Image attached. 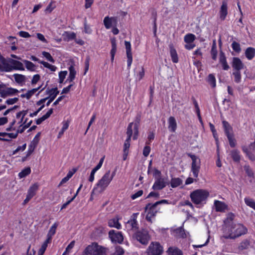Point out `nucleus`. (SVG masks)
I'll use <instances>...</instances> for the list:
<instances>
[{"instance_id":"obj_30","label":"nucleus","mask_w":255,"mask_h":255,"mask_svg":"<svg viewBox=\"0 0 255 255\" xmlns=\"http://www.w3.org/2000/svg\"><path fill=\"white\" fill-rule=\"evenodd\" d=\"M119 219L117 218H113L109 220L108 226L111 228H115L117 229H122V225L119 222Z\"/></svg>"},{"instance_id":"obj_3","label":"nucleus","mask_w":255,"mask_h":255,"mask_svg":"<svg viewBox=\"0 0 255 255\" xmlns=\"http://www.w3.org/2000/svg\"><path fill=\"white\" fill-rule=\"evenodd\" d=\"M106 252V249L96 242L89 245L84 250L83 255H103Z\"/></svg>"},{"instance_id":"obj_43","label":"nucleus","mask_w":255,"mask_h":255,"mask_svg":"<svg viewBox=\"0 0 255 255\" xmlns=\"http://www.w3.org/2000/svg\"><path fill=\"white\" fill-rule=\"evenodd\" d=\"M50 242V240L46 239V240L42 244L41 248L39 249L38 252V255H43L48 246V244Z\"/></svg>"},{"instance_id":"obj_13","label":"nucleus","mask_w":255,"mask_h":255,"mask_svg":"<svg viewBox=\"0 0 255 255\" xmlns=\"http://www.w3.org/2000/svg\"><path fill=\"white\" fill-rule=\"evenodd\" d=\"M103 23L105 28L109 29L114 26H117L118 19L115 16L109 17L107 16L104 18Z\"/></svg>"},{"instance_id":"obj_9","label":"nucleus","mask_w":255,"mask_h":255,"mask_svg":"<svg viewBox=\"0 0 255 255\" xmlns=\"http://www.w3.org/2000/svg\"><path fill=\"white\" fill-rule=\"evenodd\" d=\"M109 238L113 243L121 244L124 241V236L122 232L114 230L109 232Z\"/></svg>"},{"instance_id":"obj_55","label":"nucleus","mask_w":255,"mask_h":255,"mask_svg":"<svg viewBox=\"0 0 255 255\" xmlns=\"http://www.w3.org/2000/svg\"><path fill=\"white\" fill-rule=\"evenodd\" d=\"M104 160V157L101 158L98 164L92 169V172L95 173L102 167Z\"/></svg>"},{"instance_id":"obj_64","label":"nucleus","mask_w":255,"mask_h":255,"mask_svg":"<svg viewBox=\"0 0 255 255\" xmlns=\"http://www.w3.org/2000/svg\"><path fill=\"white\" fill-rule=\"evenodd\" d=\"M151 150L150 147L148 145H146L144 147L143 149V155L145 157H147L150 153Z\"/></svg>"},{"instance_id":"obj_49","label":"nucleus","mask_w":255,"mask_h":255,"mask_svg":"<svg viewBox=\"0 0 255 255\" xmlns=\"http://www.w3.org/2000/svg\"><path fill=\"white\" fill-rule=\"evenodd\" d=\"M39 63L43 65L44 67L49 69L52 72H55L57 69L55 66L51 65L47 62L39 61Z\"/></svg>"},{"instance_id":"obj_62","label":"nucleus","mask_w":255,"mask_h":255,"mask_svg":"<svg viewBox=\"0 0 255 255\" xmlns=\"http://www.w3.org/2000/svg\"><path fill=\"white\" fill-rule=\"evenodd\" d=\"M18 100H19L18 98L17 97L8 99L6 100L5 104H6L8 105H13V104L17 103L18 102Z\"/></svg>"},{"instance_id":"obj_63","label":"nucleus","mask_w":255,"mask_h":255,"mask_svg":"<svg viewBox=\"0 0 255 255\" xmlns=\"http://www.w3.org/2000/svg\"><path fill=\"white\" fill-rule=\"evenodd\" d=\"M124 253V250L122 247L120 246H117L116 247V251L115 253V255H123Z\"/></svg>"},{"instance_id":"obj_25","label":"nucleus","mask_w":255,"mask_h":255,"mask_svg":"<svg viewBox=\"0 0 255 255\" xmlns=\"http://www.w3.org/2000/svg\"><path fill=\"white\" fill-rule=\"evenodd\" d=\"M169 130L171 132H175L177 129V123L174 117H170L168 119Z\"/></svg>"},{"instance_id":"obj_1","label":"nucleus","mask_w":255,"mask_h":255,"mask_svg":"<svg viewBox=\"0 0 255 255\" xmlns=\"http://www.w3.org/2000/svg\"><path fill=\"white\" fill-rule=\"evenodd\" d=\"M248 232V229L242 224H233L226 226L224 231L223 238L226 239H235Z\"/></svg>"},{"instance_id":"obj_19","label":"nucleus","mask_w":255,"mask_h":255,"mask_svg":"<svg viewBox=\"0 0 255 255\" xmlns=\"http://www.w3.org/2000/svg\"><path fill=\"white\" fill-rule=\"evenodd\" d=\"M166 186V183L164 178L160 177L155 179V181L152 185V188L154 190H160L165 187Z\"/></svg>"},{"instance_id":"obj_10","label":"nucleus","mask_w":255,"mask_h":255,"mask_svg":"<svg viewBox=\"0 0 255 255\" xmlns=\"http://www.w3.org/2000/svg\"><path fill=\"white\" fill-rule=\"evenodd\" d=\"M39 188V185L35 183L30 186L28 189L26 198L23 202V204H27L36 194Z\"/></svg>"},{"instance_id":"obj_53","label":"nucleus","mask_w":255,"mask_h":255,"mask_svg":"<svg viewBox=\"0 0 255 255\" xmlns=\"http://www.w3.org/2000/svg\"><path fill=\"white\" fill-rule=\"evenodd\" d=\"M227 137L229 140L230 146L232 148L235 147L236 145V140L234 138V135L232 134Z\"/></svg>"},{"instance_id":"obj_6","label":"nucleus","mask_w":255,"mask_h":255,"mask_svg":"<svg viewBox=\"0 0 255 255\" xmlns=\"http://www.w3.org/2000/svg\"><path fill=\"white\" fill-rule=\"evenodd\" d=\"M163 247L158 242H152L146 250L147 255H162Z\"/></svg>"},{"instance_id":"obj_45","label":"nucleus","mask_w":255,"mask_h":255,"mask_svg":"<svg viewBox=\"0 0 255 255\" xmlns=\"http://www.w3.org/2000/svg\"><path fill=\"white\" fill-rule=\"evenodd\" d=\"M31 173V168L29 167H27L23 169L21 172L18 173V176L20 178L25 177L26 176L30 174Z\"/></svg>"},{"instance_id":"obj_26","label":"nucleus","mask_w":255,"mask_h":255,"mask_svg":"<svg viewBox=\"0 0 255 255\" xmlns=\"http://www.w3.org/2000/svg\"><path fill=\"white\" fill-rule=\"evenodd\" d=\"M167 255H183L181 250L177 247H170L166 251Z\"/></svg>"},{"instance_id":"obj_23","label":"nucleus","mask_w":255,"mask_h":255,"mask_svg":"<svg viewBox=\"0 0 255 255\" xmlns=\"http://www.w3.org/2000/svg\"><path fill=\"white\" fill-rule=\"evenodd\" d=\"M10 66L11 68V71L13 70H24V67L22 63L17 60L10 59L9 61Z\"/></svg>"},{"instance_id":"obj_38","label":"nucleus","mask_w":255,"mask_h":255,"mask_svg":"<svg viewBox=\"0 0 255 255\" xmlns=\"http://www.w3.org/2000/svg\"><path fill=\"white\" fill-rule=\"evenodd\" d=\"M58 226V224L55 223L50 228L48 233L47 235V239L51 241L52 237L55 235L56 233V230Z\"/></svg>"},{"instance_id":"obj_59","label":"nucleus","mask_w":255,"mask_h":255,"mask_svg":"<svg viewBox=\"0 0 255 255\" xmlns=\"http://www.w3.org/2000/svg\"><path fill=\"white\" fill-rule=\"evenodd\" d=\"M130 142H127L125 141L124 145V159L125 160L126 159V156L128 153V149L130 147Z\"/></svg>"},{"instance_id":"obj_14","label":"nucleus","mask_w":255,"mask_h":255,"mask_svg":"<svg viewBox=\"0 0 255 255\" xmlns=\"http://www.w3.org/2000/svg\"><path fill=\"white\" fill-rule=\"evenodd\" d=\"M215 210L217 212L224 213L229 210L228 206L224 202L215 200L214 202Z\"/></svg>"},{"instance_id":"obj_22","label":"nucleus","mask_w":255,"mask_h":255,"mask_svg":"<svg viewBox=\"0 0 255 255\" xmlns=\"http://www.w3.org/2000/svg\"><path fill=\"white\" fill-rule=\"evenodd\" d=\"M59 91L58 90L57 87H55L53 88H47L45 91V94L48 95L49 96L45 98L51 99L54 100L57 96L59 94Z\"/></svg>"},{"instance_id":"obj_8","label":"nucleus","mask_w":255,"mask_h":255,"mask_svg":"<svg viewBox=\"0 0 255 255\" xmlns=\"http://www.w3.org/2000/svg\"><path fill=\"white\" fill-rule=\"evenodd\" d=\"M189 156L192 159L191 171L194 177L197 178L200 169V160L196 155L189 154Z\"/></svg>"},{"instance_id":"obj_56","label":"nucleus","mask_w":255,"mask_h":255,"mask_svg":"<svg viewBox=\"0 0 255 255\" xmlns=\"http://www.w3.org/2000/svg\"><path fill=\"white\" fill-rule=\"evenodd\" d=\"M67 74V71H62L59 73V83H62Z\"/></svg>"},{"instance_id":"obj_36","label":"nucleus","mask_w":255,"mask_h":255,"mask_svg":"<svg viewBox=\"0 0 255 255\" xmlns=\"http://www.w3.org/2000/svg\"><path fill=\"white\" fill-rule=\"evenodd\" d=\"M69 71V75L66 82L69 81L72 82L75 78L76 72L75 70L74 65H71L68 68Z\"/></svg>"},{"instance_id":"obj_41","label":"nucleus","mask_w":255,"mask_h":255,"mask_svg":"<svg viewBox=\"0 0 255 255\" xmlns=\"http://www.w3.org/2000/svg\"><path fill=\"white\" fill-rule=\"evenodd\" d=\"M196 39V36L192 33H188L184 36V41L187 44L193 43Z\"/></svg>"},{"instance_id":"obj_58","label":"nucleus","mask_w":255,"mask_h":255,"mask_svg":"<svg viewBox=\"0 0 255 255\" xmlns=\"http://www.w3.org/2000/svg\"><path fill=\"white\" fill-rule=\"evenodd\" d=\"M54 2V1H52L47 6V7L45 10V11L46 13H51L54 10V9L56 7V6L55 5H53V4Z\"/></svg>"},{"instance_id":"obj_5","label":"nucleus","mask_w":255,"mask_h":255,"mask_svg":"<svg viewBox=\"0 0 255 255\" xmlns=\"http://www.w3.org/2000/svg\"><path fill=\"white\" fill-rule=\"evenodd\" d=\"M133 238L136 239L141 244L147 245L150 240V236L148 232L145 229L137 231L133 235Z\"/></svg>"},{"instance_id":"obj_15","label":"nucleus","mask_w":255,"mask_h":255,"mask_svg":"<svg viewBox=\"0 0 255 255\" xmlns=\"http://www.w3.org/2000/svg\"><path fill=\"white\" fill-rule=\"evenodd\" d=\"M19 91L15 88L8 87L3 90H0V97L5 98L7 96H12L17 94Z\"/></svg>"},{"instance_id":"obj_51","label":"nucleus","mask_w":255,"mask_h":255,"mask_svg":"<svg viewBox=\"0 0 255 255\" xmlns=\"http://www.w3.org/2000/svg\"><path fill=\"white\" fill-rule=\"evenodd\" d=\"M234 77V81L236 83H239L241 81V73L240 71H235L233 73Z\"/></svg>"},{"instance_id":"obj_16","label":"nucleus","mask_w":255,"mask_h":255,"mask_svg":"<svg viewBox=\"0 0 255 255\" xmlns=\"http://www.w3.org/2000/svg\"><path fill=\"white\" fill-rule=\"evenodd\" d=\"M228 2L227 0H223L219 10V17L221 20H224L228 15Z\"/></svg>"},{"instance_id":"obj_57","label":"nucleus","mask_w":255,"mask_h":255,"mask_svg":"<svg viewBox=\"0 0 255 255\" xmlns=\"http://www.w3.org/2000/svg\"><path fill=\"white\" fill-rule=\"evenodd\" d=\"M152 15L153 16V32L154 34H156V30H157V25H156V20H157V13L156 11H153L152 13Z\"/></svg>"},{"instance_id":"obj_24","label":"nucleus","mask_w":255,"mask_h":255,"mask_svg":"<svg viewBox=\"0 0 255 255\" xmlns=\"http://www.w3.org/2000/svg\"><path fill=\"white\" fill-rule=\"evenodd\" d=\"M174 236L177 238L185 239L187 238V234L183 227H178L174 230Z\"/></svg>"},{"instance_id":"obj_28","label":"nucleus","mask_w":255,"mask_h":255,"mask_svg":"<svg viewBox=\"0 0 255 255\" xmlns=\"http://www.w3.org/2000/svg\"><path fill=\"white\" fill-rule=\"evenodd\" d=\"M112 49L110 51L111 59L112 62H113L115 56L117 52V41L115 37L111 39Z\"/></svg>"},{"instance_id":"obj_60","label":"nucleus","mask_w":255,"mask_h":255,"mask_svg":"<svg viewBox=\"0 0 255 255\" xmlns=\"http://www.w3.org/2000/svg\"><path fill=\"white\" fill-rule=\"evenodd\" d=\"M155 134L153 131H150L148 134L147 141L146 144H149L150 142L154 139Z\"/></svg>"},{"instance_id":"obj_54","label":"nucleus","mask_w":255,"mask_h":255,"mask_svg":"<svg viewBox=\"0 0 255 255\" xmlns=\"http://www.w3.org/2000/svg\"><path fill=\"white\" fill-rule=\"evenodd\" d=\"M42 55L49 62H51V63H54L55 62V60L54 59V58L52 57V56L51 55L50 53L48 52H46V51H43L42 53Z\"/></svg>"},{"instance_id":"obj_50","label":"nucleus","mask_w":255,"mask_h":255,"mask_svg":"<svg viewBox=\"0 0 255 255\" xmlns=\"http://www.w3.org/2000/svg\"><path fill=\"white\" fill-rule=\"evenodd\" d=\"M231 47L233 50L237 53H239L241 51V48L240 43L235 41H234L232 42Z\"/></svg>"},{"instance_id":"obj_35","label":"nucleus","mask_w":255,"mask_h":255,"mask_svg":"<svg viewBox=\"0 0 255 255\" xmlns=\"http://www.w3.org/2000/svg\"><path fill=\"white\" fill-rule=\"evenodd\" d=\"M210 53L212 59L214 61H216L217 60L218 55V51L217 49L216 39H214L213 41V43Z\"/></svg>"},{"instance_id":"obj_12","label":"nucleus","mask_w":255,"mask_h":255,"mask_svg":"<svg viewBox=\"0 0 255 255\" xmlns=\"http://www.w3.org/2000/svg\"><path fill=\"white\" fill-rule=\"evenodd\" d=\"M156 207L152 206L151 203H148L145 207V211L148 210L146 216V220L150 223H152V218L156 216L157 211L155 210Z\"/></svg>"},{"instance_id":"obj_18","label":"nucleus","mask_w":255,"mask_h":255,"mask_svg":"<svg viewBox=\"0 0 255 255\" xmlns=\"http://www.w3.org/2000/svg\"><path fill=\"white\" fill-rule=\"evenodd\" d=\"M0 71L1 72H10L11 68L10 64L7 61L6 59L0 54Z\"/></svg>"},{"instance_id":"obj_11","label":"nucleus","mask_w":255,"mask_h":255,"mask_svg":"<svg viewBox=\"0 0 255 255\" xmlns=\"http://www.w3.org/2000/svg\"><path fill=\"white\" fill-rule=\"evenodd\" d=\"M125 45L127 57V69L129 70L132 63V54L130 42L129 41H125Z\"/></svg>"},{"instance_id":"obj_2","label":"nucleus","mask_w":255,"mask_h":255,"mask_svg":"<svg viewBox=\"0 0 255 255\" xmlns=\"http://www.w3.org/2000/svg\"><path fill=\"white\" fill-rule=\"evenodd\" d=\"M209 192L204 189H196L192 192L190 197L192 202L195 205L205 204L209 196Z\"/></svg>"},{"instance_id":"obj_17","label":"nucleus","mask_w":255,"mask_h":255,"mask_svg":"<svg viewBox=\"0 0 255 255\" xmlns=\"http://www.w3.org/2000/svg\"><path fill=\"white\" fill-rule=\"evenodd\" d=\"M141 116L140 115H137L135 119V122L133 123L132 128L133 129V135L132 136V139L134 140L138 138L139 135V127L140 122Z\"/></svg>"},{"instance_id":"obj_42","label":"nucleus","mask_w":255,"mask_h":255,"mask_svg":"<svg viewBox=\"0 0 255 255\" xmlns=\"http://www.w3.org/2000/svg\"><path fill=\"white\" fill-rule=\"evenodd\" d=\"M207 81L210 85L212 88H214L216 86V80L215 76L213 74H210L207 79Z\"/></svg>"},{"instance_id":"obj_4","label":"nucleus","mask_w":255,"mask_h":255,"mask_svg":"<svg viewBox=\"0 0 255 255\" xmlns=\"http://www.w3.org/2000/svg\"><path fill=\"white\" fill-rule=\"evenodd\" d=\"M111 179L109 177V172H106L102 177L95 184L92 194L94 192L101 193L104 191L111 182Z\"/></svg>"},{"instance_id":"obj_61","label":"nucleus","mask_w":255,"mask_h":255,"mask_svg":"<svg viewBox=\"0 0 255 255\" xmlns=\"http://www.w3.org/2000/svg\"><path fill=\"white\" fill-rule=\"evenodd\" d=\"M73 173L71 171H69L68 174H67L66 176L63 178L62 180L61 181L60 183V185L62 184L65 182H66L67 181L69 180V179L73 175Z\"/></svg>"},{"instance_id":"obj_39","label":"nucleus","mask_w":255,"mask_h":255,"mask_svg":"<svg viewBox=\"0 0 255 255\" xmlns=\"http://www.w3.org/2000/svg\"><path fill=\"white\" fill-rule=\"evenodd\" d=\"M231 156L233 161L239 162L241 160L240 151L238 149H234L231 151Z\"/></svg>"},{"instance_id":"obj_7","label":"nucleus","mask_w":255,"mask_h":255,"mask_svg":"<svg viewBox=\"0 0 255 255\" xmlns=\"http://www.w3.org/2000/svg\"><path fill=\"white\" fill-rule=\"evenodd\" d=\"M139 213H134L130 216V219L126 223V228L128 231H135L139 228V224L137 221Z\"/></svg>"},{"instance_id":"obj_47","label":"nucleus","mask_w":255,"mask_h":255,"mask_svg":"<svg viewBox=\"0 0 255 255\" xmlns=\"http://www.w3.org/2000/svg\"><path fill=\"white\" fill-rule=\"evenodd\" d=\"M26 69L31 71H34L35 69V65L31 61L27 60L23 61Z\"/></svg>"},{"instance_id":"obj_32","label":"nucleus","mask_w":255,"mask_h":255,"mask_svg":"<svg viewBox=\"0 0 255 255\" xmlns=\"http://www.w3.org/2000/svg\"><path fill=\"white\" fill-rule=\"evenodd\" d=\"M243 152L246 154V156L252 161H255V154L250 151V149L246 146L242 147Z\"/></svg>"},{"instance_id":"obj_40","label":"nucleus","mask_w":255,"mask_h":255,"mask_svg":"<svg viewBox=\"0 0 255 255\" xmlns=\"http://www.w3.org/2000/svg\"><path fill=\"white\" fill-rule=\"evenodd\" d=\"M182 184V180L180 178H172L170 181V186L172 188H176Z\"/></svg>"},{"instance_id":"obj_34","label":"nucleus","mask_w":255,"mask_h":255,"mask_svg":"<svg viewBox=\"0 0 255 255\" xmlns=\"http://www.w3.org/2000/svg\"><path fill=\"white\" fill-rule=\"evenodd\" d=\"M53 112V109L52 108L50 109L45 115L36 120V124L38 125L41 124L44 121L49 118Z\"/></svg>"},{"instance_id":"obj_21","label":"nucleus","mask_w":255,"mask_h":255,"mask_svg":"<svg viewBox=\"0 0 255 255\" xmlns=\"http://www.w3.org/2000/svg\"><path fill=\"white\" fill-rule=\"evenodd\" d=\"M219 62L221 64L222 69L224 70L227 71L230 69L225 54L222 51H221L219 54Z\"/></svg>"},{"instance_id":"obj_46","label":"nucleus","mask_w":255,"mask_h":255,"mask_svg":"<svg viewBox=\"0 0 255 255\" xmlns=\"http://www.w3.org/2000/svg\"><path fill=\"white\" fill-rule=\"evenodd\" d=\"M13 77L15 82L19 84L24 82L25 81V77L24 75L19 74H14L13 75Z\"/></svg>"},{"instance_id":"obj_31","label":"nucleus","mask_w":255,"mask_h":255,"mask_svg":"<svg viewBox=\"0 0 255 255\" xmlns=\"http://www.w3.org/2000/svg\"><path fill=\"white\" fill-rule=\"evenodd\" d=\"M133 125V122L130 123L128 126L126 134L127 135V137L125 140L126 142H130L131 140V138L133 134V129H132V127Z\"/></svg>"},{"instance_id":"obj_29","label":"nucleus","mask_w":255,"mask_h":255,"mask_svg":"<svg viewBox=\"0 0 255 255\" xmlns=\"http://www.w3.org/2000/svg\"><path fill=\"white\" fill-rule=\"evenodd\" d=\"M222 124L224 132L226 136H228L229 135L234 134L233 128L231 126V125L228 122L226 121H223L222 122Z\"/></svg>"},{"instance_id":"obj_33","label":"nucleus","mask_w":255,"mask_h":255,"mask_svg":"<svg viewBox=\"0 0 255 255\" xmlns=\"http://www.w3.org/2000/svg\"><path fill=\"white\" fill-rule=\"evenodd\" d=\"M245 54L248 60H252L255 56V48L252 47H248L246 49Z\"/></svg>"},{"instance_id":"obj_52","label":"nucleus","mask_w":255,"mask_h":255,"mask_svg":"<svg viewBox=\"0 0 255 255\" xmlns=\"http://www.w3.org/2000/svg\"><path fill=\"white\" fill-rule=\"evenodd\" d=\"M244 169L246 172V173L247 175L250 177H254V173L252 170V169L250 167L249 165H245Z\"/></svg>"},{"instance_id":"obj_37","label":"nucleus","mask_w":255,"mask_h":255,"mask_svg":"<svg viewBox=\"0 0 255 255\" xmlns=\"http://www.w3.org/2000/svg\"><path fill=\"white\" fill-rule=\"evenodd\" d=\"M251 246L250 241L248 239L243 240L240 244L238 249L240 251L247 250Z\"/></svg>"},{"instance_id":"obj_48","label":"nucleus","mask_w":255,"mask_h":255,"mask_svg":"<svg viewBox=\"0 0 255 255\" xmlns=\"http://www.w3.org/2000/svg\"><path fill=\"white\" fill-rule=\"evenodd\" d=\"M65 34L66 36L65 40L67 41H69L71 40H74L76 37V34L74 32L66 31L65 32Z\"/></svg>"},{"instance_id":"obj_44","label":"nucleus","mask_w":255,"mask_h":255,"mask_svg":"<svg viewBox=\"0 0 255 255\" xmlns=\"http://www.w3.org/2000/svg\"><path fill=\"white\" fill-rule=\"evenodd\" d=\"M244 201L246 205L255 210V201L250 197H245Z\"/></svg>"},{"instance_id":"obj_27","label":"nucleus","mask_w":255,"mask_h":255,"mask_svg":"<svg viewBox=\"0 0 255 255\" xmlns=\"http://www.w3.org/2000/svg\"><path fill=\"white\" fill-rule=\"evenodd\" d=\"M170 49V55L172 62L174 63L178 62V56L177 51L172 44L169 45Z\"/></svg>"},{"instance_id":"obj_20","label":"nucleus","mask_w":255,"mask_h":255,"mask_svg":"<svg viewBox=\"0 0 255 255\" xmlns=\"http://www.w3.org/2000/svg\"><path fill=\"white\" fill-rule=\"evenodd\" d=\"M232 66L235 71H240L244 67L243 63L239 57H234L233 58Z\"/></svg>"}]
</instances>
